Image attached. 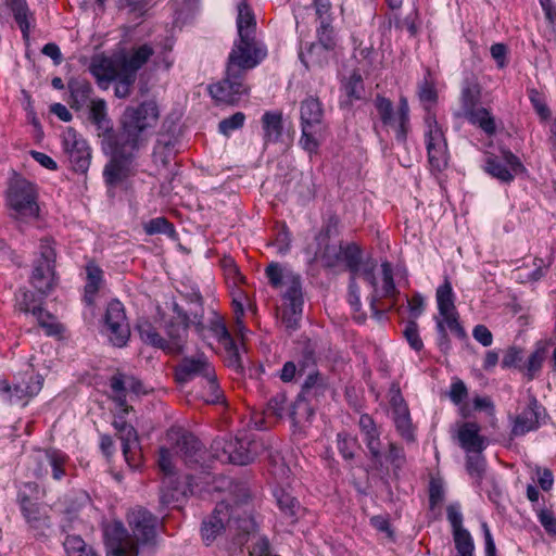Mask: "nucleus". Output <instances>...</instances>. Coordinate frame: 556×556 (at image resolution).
Listing matches in <instances>:
<instances>
[{
	"label": "nucleus",
	"instance_id": "1",
	"mask_svg": "<svg viewBox=\"0 0 556 556\" xmlns=\"http://www.w3.org/2000/svg\"><path fill=\"white\" fill-rule=\"evenodd\" d=\"M159 108L154 101H144L137 106L125 109L118 131L108 115L106 102L96 99L90 102L89 121L101 138L102 150L111 155L103 169L109 187H117L136 174V159L148 140L150 130L159 121Z\"/></svg>",
	"mask_w": 556,
	"mask_h": 556
},
{
	"label": "nucleus",
	"instance_id": "2",
	"mask_svg": "<svg viewBox=\"0 0 556 556\" xmlns=\"http://www.w3.org/2000/svg\"><path fill=\"white\" fill-rule=\"evenodd\" d=\"M237 28L239 39L235 41L227 61L226 77L208 86L217 103L237 104L249 92L244 79L249 70L257 66L267 55L263 42L256 39V20L247 2L238 5Z\"/></svg>",
	"mask_w": 556,
	"mask_h": 556
},
{
	"label": "nucleus",
	"instance_id": "3",
	"mask_svg": "<svg viewBox=\"0 0 556 556\" xmlns=\"http://www.w3.org/2000/svg\"><path fill=\"white\" fill-rule=\"evenodd\" d=\"M132 535L121 521L104 527L103 535L108 556H138V544H153L159 519L143 507H137L127 516Z\"/></svg>",
	"mask_w": 556,
	"mask_h": 556
},
{
	"label": "nucleus",
	"instance_id": "4",
	"mask_svg": "<svg viewBox=\"0 0 556 556\" xmlns=\"http://www.w3.org/2000/svg\"><path fill=\"white\" fill-rule=\"evenodd\" d=\"M239 494L235 505L222 501L216 504L213 513L203 520L201 536L206 545L212 544L223 532H229L239 541L255 530L256 523L244 506L250 498L249 490L244 485L237 488Z\"/></svg>",
	"mask_w": 556,
	"mask_h": 556
},
{
	"label": "nucleus",
	"instance_id": "5",
	"mask_svg": "<svg viewBox=\"0 0 556 556\" xmlns=\"http://www.w3.org/2000/svg\"><path fill=\"white\" fill-rule=\"evenodd\" d=\"M321 262L326 267H344L353 276L362 274L372 286H376L374 270L375 260L365 256L359 245H325Z\"/></svg>",
	"mask_w": 556,
	"mask_h": 556
},
{
	"label": "nucleus",
	"instance_id": "6",
	"mask_svg": "<svg viewBox=\"0 0 556 556\" xmlns=\"http://www.w3.org/2000/svg\"><path fill=\"white\" fill-rule=\"evenodd\" d=\"M9 215L18 222H28L39 216L38 190L35 184L23 177L10 180L5 190Z\"/></svg>",
	"mask_w": 556,
	"mask_h": 556
},
{
	"label": "nucleus",
	"instance_id": "7",
	"mask_svg": "<svg viewBox=\"0 0 556 556\" xmlns=\"http://www.w3.org/2000/svg\"><path fill=\"white\" fill-rule=\"evenodd\" d=\"M262 443L244 435L236 439H216L211 445L212 456L225 464L245 466L258 455Z\"/></svg>",
	"mask_w": 556,
	"mask_h": 556
},
{
	"label": "nucleus",
	"instance_id": "8",
	"mask_svg": "<svg viewBox=\"0 0 556 556\" xmlns=\"http://www.w3.org/2000/svg\"><path fill=\"white\" fill-rule=\"evenodd\" d=\"M192 320L165 319L163 329L165 332V352L179 355L185 351L188 342V330L192 325L197 333L205 336V324L202 312H191Z\"/></svg>",
	"mask_w": 556,
	"mask_h": 556
},
{
	"label": "nucleus",
	"instance_id": "9",
	"mask_svg": "<svg viewBox=\"0 0 556 556\" xmlns=\"http://www.w3.org/2000/svg\"><path fill=\"white\" fill-rule=\"evenodd\" d=\"M374 105L383 126L394 128L396 141L405 143L409 130V106L407 99L405 97L400 99L396 114H394L392 101L380 94L376 96Z\"/></svg>",
	"mask_w": 556,
	"mask_h": 556
},
{
	"label": "nucleus",
	"instance_id": "10",
	"mask_svg": "<svg viewBox=\"0 0 556 556\" xmlns=\"http://www.w3.org/2000/svg\"><path fill=\"white\" fill-rule=\"evenodd\" d=\"M55 251L52 245H41L39 256L34 261L30 283L42 294H48L55 286Z\"/></svg>",
	"mask_w": 556,
	"mask_h": 556
},
{
	"label": "nucleus",
	"instance_id": "11",
	"mask_svg": "<svg viewBox=\"0 0 556 556\" xmlns=\"http://www.w3.org/2000/svg\"><path fill=\"white\" fill-rule=\"evenodd\" d=\"M427 131L425 134L428 161L432 169L441 172L448 163L447 143L444 134L434 116L426 117Z\"/></svg>",
	"mask_w": 556,
	"mask_h": 556
},
{
	"label": "nucleus",
	"instance_id": "12",
	"mask_svg": "<svg viewBox=\"0 0 556 556\" xmlns=\"http://www.w3.org/2000/svg\"><path fill=\"white\" fill-rule=\"evenodd\" d=\"M62 144L74 172L86 174L91 162V150L87 141L72 127L62 134Z\"/></svg>",
	"mask_w": 556,
	"mask_h": 556
},
{
	"label": "nucleus",
	"instance_id": "13",
	"mask_svg": "<svg viewBox=\"0 0 556 556\" xmlns=\"http://www.w3.org/2000/svg\"><path fill=\"white\" fill-rule=\"evenodd\" d=\"M33 471L37 478L46 477L50 471L54 480L60 481L66 476L68 456L56 448L38 450L31 456Z\"/></svg>",
	"mask_w": 556,
	"mask_h": 556
},
{
	"label": "nucleus",
	"instance_id": "14",
	"mask_svg": "<svg viewBox=\"0 0 556 556\" xmlns=\"http://www.w3.org/2000/svg\"><path fill=\"white\" fill-rule=\"evenodd\" d=\"M214 366L204 353H198L190 356H184L174 369L175 380L179 384L188 383L197 378L201 381L206 377H212Z\"/></svg>",
	"mask_w": 556,
	"mask_h": 556
},
{
	"label": "nucleus",
	"instance_id": "15",
	"mask_svg": "<svg viewBox=\"0 0 556 556\" xmlns=\"http://www.w3.org/2000/svg\"><path fill=\"white\" fill-rule=\"evenodd\" d=\"M104 323L111 342L118 348L126 345L130 337V329L122 302L112 300L108 304Z\"/></svg>",
	"mask_w": 556,
	"mask_h": 556
},
{
	"label": "nucleus",
	"instance_id": "16",
	"mask_svg": "<svg viewBox=\"0 0 556 556\" xmlns=\"http://www.w3.org/2000/svg\"><path fill=\"white\" fill-rule=\"evenodd\" d=\"M128 413H121L113 420V427L116 430V434L122 442V451L125 460L132 468L139 466L140 457L138 453L139 439L138 432L135 427L125 420V415Z\"/></svg>",
	"mask_w": 556,
	"mask_h": 556
},
{
	"label": "nucleus",
	"instance_id": "17",
	"mask_svg": "<svg viewBox=\"0 0 556 556\" xmlns=\"http://www.w3.org/2000/svg\"><path fill=\"white\" fill-rule=\"evenodd\" d=\"M176 453L182 458L189 467L203 466L204 456L206 454L205 446L202 442L190 432H176Z\"/></svg>",
	"mask_w": 556,
	"mask_h": 556
},
{
	"label": "nucleus",
	"instance_id": "18",
	"mask_svg": "<svg viewBox=\"0 0 556 556\" xmlns=\"http://www.w3.org/2000/svg\"><path fill=\"white\" fill-rule=\"evenodd\" d=\"M266 277L273 288L286 287L282 298L302 291L301 276L292 270L282 268L278 263L271 262L265 269Z\"/></svg>",
	"mask_w": 556,
	"mask_h": 556
},
{
	"label": "nucleus",
	"instance_id": "19",
	"mask_svg": "<svg viewBox=\"0 0 556 556\" xmlns=\"http://www.w3.org/2000/svg\"><path fill=\"white\" fill-rule=\"evenodd\" d=\"M153 54L154 50L148 43L134 48L129 53H123L118 56L119 70L137 77V72Z\"/></svg>",
	"mask_w": 556,
	"mask_h": 556
},
{
	"label": "nucleus",
	"instance_id": "20",
	"mask_svg": "<svg viewBox=\"0 0 556 556\" xmlns=\"http://www.w3.org/2000/svg\"><path fill=\"white\" fill-rule=\"evenodd\" d=\"M89 70L99 86L105 88L119 74L118 58L114 61L104 55H97L92 58Z\"/></svg>",
	"mask_w": 556,
	"mask_h": 556
},
{
	"label": "nucleus",
	"instance_id": "21",
	"mask_svg": "<svg viewBox=\"0 0 556 556\" xmlns=\"http://www.w3.org/2000/svg\"><path fill=\"white\" fill-rule=\"evenodd\" d=\"M541 406L536 399H533L530 404L522 409L516 417L511 434L515 437L523 435L527 432L533 431L540 426Z\"/></svg>",
	"mask_w": 556,
	"mask_h": 556
},
{
	"label": "nucleus",
	"instance_id": "22",
	"mask_svg": "<svg viewBox=\"0 0 556 556\" xmlns=\"http://www.w3.org/2000/svg\"><path fill=\"white\" fill-rule=\"evenodd\" d=\"M329 391L328 379L319 371L309 372L305 378L299 395L308 399L315 404L319 403Z\"/></svg>",
	"mask_w": 556,
	"mask_h": 556
},
{
	"label": "nucleus",
	"instance_id": "23",
	"mask_svg": "<svg viewBox=\"0 0 556 556\" xmlns=\"http://www.w3.org/2000/svg\"><path fill=\"white\" fill-rule=\"evenodd\" d=\"M42 384L43 378L40 375L25 374L22 381L13 386L10 402L18 404L28 397L37 395Z\"/></svg>",
	"mask_w": 556,
	"mask_h": 556
},
{
	"label": "nucleus",
	"instance_id": "24",
	"mask_svg": "<svg viewBox=\"0 0 556 556\" xmlns=\"http://www.w3.org/2000/svg\"><path fill=\"white\" fill-rule=\"evenodd\" d=\"M285 301V308L281 314V321L288 330L294 331L299 328L300 320L303 313V292L294 293L282 298Z\"/></svg>",
	"mask_w": 556,
	"mask_h": 556
},
{
	"label": "nucleus",
	"instance_id": "25",
	"mask_svg": "<svg viewBox=\"0 0 556 556\" xmlns=\"http://www.w3.org/2000/svg\"><path fill=\"white\" fill-rule=\"evenodd\" d=\"M67 89L70 91L67 103L75 111L81 110L90 101L92 86L86 78L72 77L67 81Z\"/></svg>",
	"mask_w": 556,
	"mask_h": 556
},
{
	"label": "nucleus",
	"instance_id": "26",
	"mask_svg": "<svg viewBox=\"0 0 556 556\" xmlns=\"http://www.w3.org/2000/svg\"><path fill=\"white\" fill-rule=\"evenodd\" d=\"M21 509L30 528L36 531V535H45V530L50 527V521L49 518L41 513L39 505L31 502V500L25 495L21 500Z\"/></svg>",
	"mask_w": 556,
	"mask_h": 556
},
{
	"label": "nucleus",
	"instance_id": "27",
	"mask_svg": "<svg viewBox=\"0 0 556 556\" xmlns=\"http://www.w3.org/2000/svg\"><path fill=\"white\" fill-rule=\"evenodd\" d=\"M548 352L549 343L547 341H539L535 344L534 351L529 355L527 362L519 367V370L523 372L528 381L539 377Z\"/></svg>",
	"mask_w": 556,
	"mask_h": 556
},
{
	"label": "nucleus",
	"instance_id": "28",
	"mask_svg": "<svg viewBox=\"0 0 556 556\" xmlns=\"http://www.w3.org/2000/svg\"><path fill=\"white\" fill-rule=\"evenodd\" d=\"M476 422H464L458 430L460 446L467 452L481 453L485 448V439L479 434Z\"/></svg>",
	"mask_w": 556,
	"mask_h": 556
},
{
	"label": "nucleus",
	"instance_id": "29",
	"mask_svg": "<svg viewBox=\"0 0 556 556\" xmlns=\"http://www.w3.org/2000/svg\"><path fill=\"white\" fill-rule=\"evenodd\" d=\"M301 126L323 128L324 109L318 98L307 97L300 105Z\"/></svg>",
	"mask_w": 556,
	"mask_h": 556
},
{
	"label": "nucleus",
	"instance_id": "30",
	"mask_svg": "<svg viewBox=\"0 0 556 556\" xmlns=\"http://www.w3.org/2000/svg\"><path fill=\"white\" fill-rule=\"evenodd\" d=\"M262 126L265 144L278 142L283 130L282 114L273 111L265 112L262 116Z\"/></svg>",
	"mask_w": 556,
	"mask_h": 556
},
{
	"label": "nucleus",
	"instance_id": "31",
	"mask_svg": "<svg viewBox=\"0 0 556 556\" xmlns=\"http://www.w3.org/2000/svg\"><path fill=\"white\" fill-rule=\"evenodd\" d=\"M481 100V86L473 77H467L462 84L460 104L463 115L468 111H473L478 108Z\"/></svg>",
	"mask_w": 556,
	"mask_h": 556
},
{
	"label": "nucleus",
	"instance_id": "32",
	"mask_svg": "<svg viewBox=\"0 0 556 556\" xmlns=\"http://www.w3.org/2000/svg\"><path fill=\"white\" fill-rule=\"evenodd\" d=\"M112 399L123 413H129L132 407L127 404V374L117 371L109 381Z\"/></svg>",
	"mask_w": 556,
	"mask_h": 556
},
{
	"label": "nucleus",
	"instance_id": "33",
	"mask_svg": "<svg viewBox=\"0 0 556 556\" xmlns=\"http://www.w3.org/2000/svg\"><path fill=\"white\" fill-rule=\"evenodd\" d=\"M330 52L323 46L313 42L306 52L300 51L299 58L307 70L311 67H324L329 63Z\"/></svg>",
	"mask_w": 556,
	"mask_h": 556
},
{
	"label": "nucleus",
	"instance_id": "34",
	"mask_svg": "<svg viewBox=\"0 0 556 556\" xmlns=\"http://www.w3.org/2000/svg\"><path fill=\"white\" fill-rule=\"evenodd\" d=\"M470 124L478 126L488 136L496 132L495 119L485 108H476L463 115Z\"/></svg>",
	"mask_w": 556,
	"mask_h": 556
},
{
	"label": "nucleus",
	"instance_id": "35",
	"mask_svg": "<svg viewBox=\"0 0 556 556\" xmlns=\"http://www.w3.org/2000/svg\"><path fill=\"white\" fill-rule=\"evenodd\" d=\"M137 331L142 342L165 352V338L157 331L149 320H140Z\"/></svg>",
	"mask_w": 556,
	"mask_h": 556
},
{
	"label": "nucleus",
	"instance_id": "36",
	"mask_svg": "<svg viewBox=\"0 0 556 556\" xmlns=\"http://www.w3.org/2000/svg\"><path fill=\"white\" fill-rule=\"evenodd\" d=\"M86 270L87 282L85 286L84 301L87 305H92L94 302V296L100 288L103 271L98 265L93 263H89L86 267Z\"/></svg>",
	"mask_w": 556,
	"mask_h": 556
},
{
	"label": "nucleus",
	"instance_id": "37",
	"mask_svg": "<svg viewBox=\"0 0 556 556\" xmlns=\"http://www.w3.org/2000/svg\"><path fill=\"white\" fill-rule=\"evenodd\" d=\"M394 424L399 434L407 442L415 441L414 428L410 420L409 410L406 404H400L394 414Z\"/></svg>",
	"mask_w": 556,
	"mask_h": 556
},
{
	"label": "nucleus",
	"instance_id": "38",
	"mask_svg": "<svg viewBox=\"0 0 556 556\" xmlns=\"http://www.w3.org/2000/svg\"><path fill=\"white\" fill-rule=\"evenodd\" d=\"M483 169L493 178L498 179L501 182L509 184L514 180L515 175L506 167V165L495 155H488Z\"/></svg>",
	"mask_w": 556,
	"mask_h": 556
},
{
	"label": "nucleus",
	"instance_id": "39",
	"mask_svg": "<svg viewBox=\"0 0 556 556\" xmlns=\"http://www.w3.org/2000/svg\"><path fill=\"white\" fill-rule=\"evenodd\" d=\"M315 414V402L303 399L301 395H298V399L294 403H292L291 410L289 412V417L294 424H301L303 421H307Z\"/></svg>",
	"mask_w": 556,
	"mask_h": 556
},
{
	"label": "nucleus",
	"instance_id": "40",
	"mask_svg": "<svg viewBox=\"0 0 556 556\" xmlns=\"http://www.w3.org/2000/svg\"><path fill=\"white\" fill-rule=\"evenodd\" d=\"M9 8L11 9L14 20L22 31L23 38L28 39L31 26L30 21L34 20V17L29 11L26 1L22 0L17 3L10 5Z\"/></svg>",
	"mask_w": 556,
	"mask_h": 556
},
{
	"label": "nucleus",
	"instance_id": "41",
	"mask_svg": "<svg viewBox=\"0 0 556 556\" xmlns=\"http://www.w3.org/2000/svg\"><path fill=\"white\" fill-rule=\"evenodd\" d=\"M143 230L147 235H166L172 241L178 240L174 225L165 217H155L143 224Z\"/></svg>",
	"mask_w": 556,
	"mask_h": 556
},
{
	"label": "nucleus",
	"instance_id": "42",
	"mask_svg": "<svg viewBox=\"0 0 556 556\" xmlns=\"http://www.w3.org/2000/svg\"><path fill=\"white\" fill-rule=\"evenodd\" d=\"M437 303L440 315H446L447 313L456 311L453 288L447 278H445L443 285L437 289Z\"/></svg>",
	"mask_w": 556,
	"mask_h": 556
},
{
	"label": "nucleus",
	"instance_id": "43",
	"mask_svg": "<svg viewBox=\"0 0 556 556\" xmlns=\"http://www.w3.org/2000/svg\"><path fill=\"white\" fill-rule=\"evenodd\" d=\"M361 433L363 434L364 442L370 453L371 459L376 464L381 465V460H382L381 441H380L381 432H380L379 428L376 425L372 428L365 430Z\"/></svg>",
	"mask_w": 556,
	"mask_h": 556
},
{
	"label": "nucleus",
	"instance_id": "44",
	"mask_svg": "<svg viewBox=\"0 0 556 556\" xmlns=\"http://www.w3.org/2000/svg\"><path fill=\"white\" fill-rule=\"evenodd\" d=\"M186 495L185 486L177 483L175 480L173 483L163 481L161 489L160 502L162 505L169 506L179 503Z\"/></svg>",
	"mask_w": 556,
	"mask_h": 556
},
{
	"label": "nucleus",
	"instance_id": "45",
	"mask_svg": "<svg viewBox=\"0 0 556 556\" xmlns=\"http://www.w3.org/2000/svg\"><path fill=\"white\" fill-rule=\"evenodd\" d=\"M292 403L288 402L287 395L283 392H279L273 395L266 407V414L276 418H282L289 416Z\"/></svg>",
	"mask_w": 556,
	"mask_h": 556
},
{
	"label": "nucleus",
	"instance_id": "46",
	"mask_svg": "<svg viewBox=\"0 0 556 556\" xmlns=\"http://www.w3.org/2000/svg\"><path fill=\"white\" fill-rule=\"evenodd\" d=\"M340 219L337 215L331 214L325 220L320 228L319 233L316 237L318 243H323L325 241L336 240L340 235Z\"/></svg>",
	"mask_w": 556,
	"mask_h": 556
},
{
	"label": "nucleus",
	"instance_id": "47",
	"mask_svg": "<svg viewBox=\"0 0 556 556\" xmlns=\"http://www.w3.org/2000/svg\"><path fill=\"white\" fill-rule=\"evenodd\" d=\"M202 383L203 388L205 389L203 399L206 403L218 404L224 401V393L218 384L215 370L213 371L212 377H206L204 380H202Z\"/></svg>",
	"mask_w": 556,
	"mask_h": 556
},
{
	"label": "nucleus",
	"instance_id": "48",
	"mask_svg": "<svg viewBox=\"0 0 556 556\" xmlns=\"http://www.w3.org/2000/svg\"><path fill=\"white\" fill-rule=\"evenodd\" d=\"M208 329L212 334L224 345H233V339L229 333L223 318L217 314L210 320L208 327L205 326V330Z\"/></svg>",
	"mask_w": 556,
	"mask_h": 556
},
{
	"label": "nucleus",
	"instance_id": "49",
	"mask_svg": "<svg viewBox=\"0 0 556 556\" xmlns=\"http://www.w3.org/2000/svg\"><path fill=\"white\" fill-rule=\"evenodd\" d=\"M343 90L346 97L352 100H359L364 93L362 75L354 71L343 83Z\"/></svg>",
	"mask_w": 556,
	"mask_h": 556
},
{
	"label": "nucleus",
	"instance_id": "50",
	"mask_svg": "<svg viewBox=\"0 0 556 556\" xmlns=\"http://www.w3.org/2000/svg\"><path fill=\"white\" fill-rule=\"evenodd\" d=\"M301 129L302 136L299 140V144L309 154L316 153L319 148L317 135L321 131L323 128L301 126Z\"/></svg>",
	"mask_w": 556,
	"mask_h": 556
},
{
	"label": "nucleus",
	"instance_id": "51",
	"mask_svg": "<svg viewBox=\"0 0 556 556\" xmlns=\"http://www.w3.org/2000/svg\"><path fill=\"white\" fill-rule=\"evenodd\" d=\"M219 263L227 281H231L233 286L245 282L244 276L231 256H224Z\"/></svg>",
	"mask_w": 556,
	"mask_h": 556
},
{
	"label": "nucleus",
	"instance_id": "52",
	"mask_svg": "<svg viewBox=\"0 0 556 556\" xmlns=\"http://www.w3.org/2000/svg\"><path fill=\"white\" fill-rule=\"evenodd\" d=\"M529 100L542 121H547L551 118V110L546 103L545 97L534 88L528 90Z\"/></svg>",
	"mask_w": 556,
	"mask_h": 556
},
{
	"label": "nucleus",
	"instance_id": "53",
	"mask_svg": "<svg viewBox=\"0 0 556 556\" xmlns=\"http://www.w3.org/2000/svg\"><path fill=\"white\" fill-rule=\"evenodd\" d=\"M338 451L345 460H352L354 458V450L358 443L356 438L349 435L345 432L337 434Z\"/></svg>",
	"mask_w": 556,
	"mask_h": 556
},
{
	"label": "nucleus",
	"instance_id": "54",
	"mask_svg": "<svg viewBox=\"0 0 556 556\" xmlns=\"http://www.w3.org/2000/svg\"><path fill=\"white\" fill-rule=\"evenodd\" d=\"M384 457L393 467L394 472L401 470L406 462L404 448L394 442L389 443Z\"/></svg>",
	"mask_w": 556,
	"mask_h": 556
},
{
	"label": "nucleus",
	"instance_id": "55",
	"mask_svg": "<svg viewBox=\"0 0 556 556\" xmlns=\"http://www.w3.org/2000/svg\"><path fill=\"white\" fill-rule=\"evenodd\" d=\"M137 77L127 74L119 70L118 76L115 78L116 85H115V96L117 98H127L130 92L131 88L136 81Z\"/></svg>",
	"mask_w": 556,
	"mask_h": 556
},
{
	"label": "nucleus",
	"instance_id": "56",
	"mask_svg": "<svg viewBox=\"0 0 556 556\" xmlns=\"http://www.w3.org/2000/svg\"><path fill=\"white\" fill-rule=\"evenodd\" d=\"M318 41L316 45H320L324 48L332 51L336 47V40L333 36V28L331 27L328 20L320 22V27L317 29Z\"/></svg>",
	"mask_w": 556,
	"mask_h": 556
},
{
	"label": "nucleus",
	"instance_id": "57",
	"mask_svg": "<svg viewBox=\"0 0 556 556\" xmlns=\"http://www.w3.org/2000/svg\"><path fill=\"white\" fill-rule=\"evenodd\" d=\"M245 121V115L242 112H237L233 115L224 118L218 124V129L225 136H229L231 131L240 129Z\"/></svg>",
	"mask_w": 556,
	"mask_h": 556
},
{
	"label": "nucleus",
	"instance_id": "58",
	"mask_svg": "<svg viewBox=\"0 0 556 556\" xmlns=\"http://www.w3.org/2000/svg\"><path fill=\"white\" fill-rule=\"evenodd\" d=\"M63 546L67 556H79V554L87 553L89 548L85 541L79 535H67L63 542Z\"/></svg>",
	"mask_w": 556,
	"mask_h": 556
},
{
	"label": "nucleus",
	"instance_id": "59",
	"mask_svg": "<svg viewBox=\"0 0 556 556\" xmlns=\"http://www.w3.org/2000/svg\"><path fill=\"white\" fill-rule=\"evenodd\" d=\"M523 359V350L518 346H509L502 359L503 368H518L521 367V363Z\"/></svg>",
	"mask_w": 556,
	"mask_h": 556
},
{
	"label": "nucleus",
	"instance_id": "60",
	"mask_svg": "<svg viewBox=\"0 0 556 556\" xmlns=\"http://www.w3.org/2000/svg\"><path fill=\"white\" fill-rule=\"evenodd\" d=\"M159 467L164 472L165 479L163 481L173 483L174 482V472H173V464H172V455L169 450L165 447L160 448L159 454Z\"/></svg>",
	"mask_w": 556,
	"mask_h": 556
},
{
	"label": "nucleus",
	"instance_id": "61",
	"mask_svg": "<svg viewBox=\"0 0 556 556\" xmlns=\"http://www.w3.org/2000/svg\"><path fill=\"white\" fill-rule=\"evenodd\" d=\"M381 268H382V276H383L382 277V279H383V285H382L383 295L387 298H391L396 293V287H395V283L393 280L392 265L389 262H383L381 264Z\"/></svg>",
	"mask_w": 556,
	"mask_h": 556
},
{
	"label": "nucleus",
	"instance_id": "62",
	"mask_svg": "<svg viewBox=\"0 0 556 556\" xmlns=\"http://www.w3.org/2000/svg\"><path fill=\"white\" fill-rule=\"evenodd\" d=\"M403 333L412 349L415 351H420L424 348L422 340L418 333V325L416 320H409L406 324Z\"/></svg>",
	"mask_w": 556,
	"mask_h": 556
},
{
	"label": "nucleus",
	"instance_id": "63",
	"mask_svg": "<svg viewBox=\"0 0 556 556\" xmlns=\"http://www.w3.org/2000/svg\"><path fill=\"white\" fill-rule=\"evenodd\" d=\"M277 503L281 511H283L289 517H294L296 513V508L300 506L299 502L292 497L290 494L281 492L277 494Z\"/></svg>",
	"mask_w": 556,
	"mask_h": 556
},
{
	"label": "nucleus",
	"instance_id": "64",
	"mask_svg": "<svg viewBox=\"0 0 556 556\" xmlns=\"http://www.w3.org/2000/svg\"><path fill=\"white\" fill-rule=\"evenodd\" d=\"M443 317V323L446 324L447 328L460 340L467 338V333L464 327L458 321V314L456 311L447 313L446 315H441Z\"/></svg>",
	"mask_w": 556,
	"mask_h": 556
}]
</instances>
